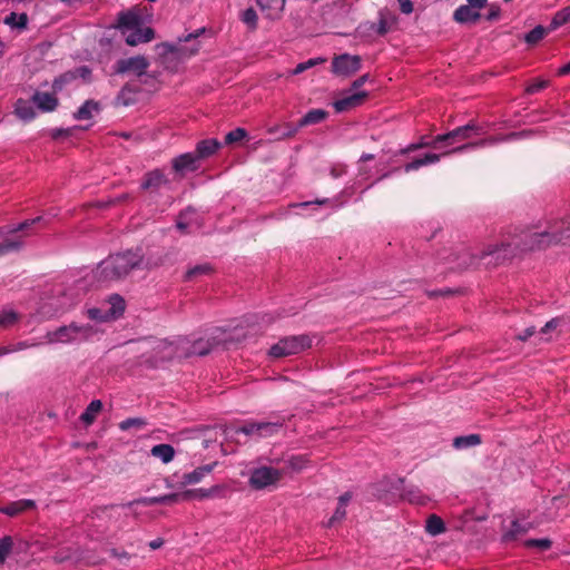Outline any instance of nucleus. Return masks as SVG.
I'll return each instance as SVG.
<instances>
[{"mask_svg":"<svg viewBox=\"0 0 570 570\" xmlns=\"http://www.w3.org/2000/svg\"><path fill=\"white\" fill-rule=\"evenodd\" d=\"M246 338L247 333L244 331V328L236 326L232 331L216 328L207 338H198L194 341L189 346H185L188 344V341L185 338L178 341L179 345L176 348H174L173 344L168 343L167 341L160 342L159 346H164L165 348L169 350L168 353L164 356L167 358H171L175 355L184 357H189L193 355L205 356L216 347L230 350L243 343Z\"/></svg>","mask_w":570,"mask_h":570,"instance_id":"nucleus-1","label":"nucleus"},{"mask_svg":"<svg viewBox=\"0 0 570 570\" xmlns=\"http://www.w3.org/2000/svg\"><path fill=\"white\" fill-rule=\"evenodd\" d=\"M144 253L141 249H129L109 255L96 268L95 276L99 282L124 279L131 271L142 269Z\"/></svg>","mask_w":570,"mask_h":570,"instance_id":"nucleus-2","label":"nucleus"},{"mask_svg":"<svg viewBox=\"0 0 570 570\" xmlns=\"http://www.w3.org/2000/svg\"><path fill=\"white\" fill-rule=\"evenodd\" d=\"M507 246V250L501 253L502 263L510 259L517 252H528L535 249H544L556 245L552 226L543 232H522L521 235L513 238L512 242H502Z\"/></svg>","mask_w":570,"mask_h":570,"instance_id":"nucleus-3","label":"nucleus"},{"mask_svg":"<svg viewBox=\"0 0 570 570\" xmlns=\"http://www.w3.org/2000/svg\"><path fill=\"white\" fill-rule=\"evenodd\" d=\"M507 250L504 244L487 245L480 254L470 253L466 249L459 250L458 263L455 269L463 271L469 267H476L481 263L488 266H497L502 264L501 253Z\"/></svg>","mask_w":570,"mask_h":570,"instance_id":"nucleus-4","label":"nucleus"},{"mask_svg":"<svg viewBox=\"0 0 570 570\" xmlns=\"http://www.w3.org/2000/svg\"><path fill=\"white\" fill-rule=\"evenodd\" d=\"M92 334L94 328L91 325H79L76 322H72L69 325H63L55 331L47 332L46 340L47 343L49 344H71L76 342L87 341Z\"/></svg>","mask_w":570,"mask_h":570,"instance_id":"nucleus-5","label":"nucleus"},{"mask_svg":"<svg viewBox=\"0 0 570 570\" xmlns=\"http://www.w3.org/2000/svg\"><path fill=\"white\" fill-rule=\"evenodd\" d=\"M312 346V340L308 335H293L281 338L269 348V355L274 358H281L298 354Z\"/></svg>","mask_w":570,"mask_h":570,"instance_id":"nucleus-6","label":"nucleus"},{"mask_svg":"<svg viewBox=\"0 0 570 570\" xmlns=\"http://www.w3.org/2000/svg\"><path fill=\"white\" fill-rule=\"evenodd\" d=\"M327 116H328V112L324 109H312L299 119L296 127L287 124V125H285L284 128H279V127L271 128L269 132L277 135V138H279V139L291 138L296 135L298 128L306 127L309 125L320 124L324 119H326Z\"/></svg>","mask_w":570,"mask_h":570,"instance_id":"nucleus-7","label":"nucleus"},{"mask_svg":"<svg viewBox=\"0 0 570 570\" xmlns=\"http://www.w3.org/2000/svg\"><path fill=\"white\" fill-rule=\"evenodd\" d=\"M484 144H485V141H481V142H476V144H463L461 146H458L450 150H446L442 154L428 153L424 156L414 158L412 161L407 163L403 169L405 173L417 170L419 168H421L423 166L439 163L442 156L461 153V151L470 149V148L483 146Z\"/></svg>","mask_w":570,"mask_h":570,"instance_id":"nucleus-8","label":"nucleus"},{"mask_svg":"<svg viewBox=\"0 0 570 570\" xmlns=\"http://www.w3.org/2000/svg\"><path fill=\"white\" fill-rule=\"evenodd\" d=\"M283 478L279 469L272 466H259L252 471L249 484L256 490H262L276 484Z\"/></svg>","mask_w":570,"mask_h":570,"instance_id":"nucleus-9","label":"nucleus"},{"mask_svg":"<svg viewBox=\"0 0 570 570\" xmlns=\"http://www.w3.org/2000/svg\"><path fill=\"white\" fill-rule=\"evenodd\" d=\"M473 135H480V128L474 122H469L465 126L458 127L446 134L438 135L436 141H439L441 149L443 147H450L462 142L463 140L471 138Z\"/></svg>","mask_w":570,"mask_h":570,"instance_id":"nucleus-10","label":"nucleus"},{"mask_svg":"<svg viewBox=\"0 0 570 570\" xmlns=\"http://www.w3.org/2000/svg\"><path fill=\"white\" fill-rule=\"evenodd\" d=\"M361 57L343 53L334 57L332 72L336 76L350 77L361 69Z\"/></svg>","mask_w":570,"mask_h":570,"instance_id":"nucleus-11","label":"nucleus"},{"mask_svg":"<svg viewBox=\"0 0 570 570\" xmlns=\"http://www.w3.org/2000/svg\"><path fill=\"white\" fill-rule=\"evenodd\" d=\"M149 66L148 60L142 56L130 57L120 59L116 62V72L126 73L132 72L137 76H141L146 72Z\"/></svg>","mask_w":570,"mask_h":570,"instance_id":"nucleus-12","label":"nucleus"},{"mask_svg":"<svg viewBox=\"0 0 570 570\" xmlns=\"http://www.w3.org/2000/svg\"><path fill=\"white\" fill-rule=\"evenodd\" d=\"M403 483H404V480L401 478H399V479L384 478L383 480H381L380 482H377L376 484H374L372 487L373 494L375 497H377L379 499H383L390 492L401 494V492L403 491Z\"/></svg>","mask_w":570,"mask_h":570,"instance_id":"nucleus-13","label":"nucleus"},{"mask_svg":"<svg viewBox=\"0 0 570 570\" xmlns=\"http://www.w3.org/2000/svg\"><path fill=\"white\" fill-rule=\"evenodd\" d=\"M199 163L195 151L181 154L171 160L173 169L176 173L195 171L199 168Z\"/></svg>","mask_w":570,"mask_h":570,"instance_id":"nucleus-14","label":"nucleus"},{"mask_svg":"<svg viewBox=\"0 0 570 570\" xmlns=\"http://www.w3.org/2000/svg\"><path fill=\"white\" fill-rule=\"evenodd\" d=\"M367 97L368 94L366 91H355L348 96L337 99L334 101L333 106L336 112H343L362 105Z\"/></svg>","mask_w":570,"mask_h":570,"instance_id":"nucleus-15","label":"nucleus"},{"mask_svg":"<svg viewBox=\"0 0 570 570\" xmlns=\"http://www.w3.org/2000/svg\"><path fill=\"white\" fill-rule=\"evenodd\" d=\"M126 43L134 47L139 43L149 42L154 39L155 32L150 27L141 28V26L124 33Z\"/></svg>","mask_w":570,"mask_h":570,"instance_id":"nucleus-16","label":"nucleus"},{"mask_svg":"<svg viewBox=\"0 0 570 570\" xmlns=\"http://www.w3.org/2000/svg\"><path fill=\"white\" fill-rule=\"evenodd\" d=\"M168 183L169 180L165 174L159 169H155L145 175L141 188L146 190H158Z\"/></svg>","mask_w":570,"mask_h":570,"instance_id":"nucleus-17","label":"nucleus"},{"mask_svg":"<svg viewBox=\"0 0 570 570\" xmlns=\"http://www.w3.org/2000/svg\"><path fill=\"white\" fill-rule=\"evenodd\" d=\"M36 508V502L31 499H21L10 502L0 508V512L9 517H16L24 511Z\"/></svg>","mask_w":570,"mask_h":570,"instance_id":"nucleus-18","label":"nucleus"},{"mask_svg":"<svg viewBox=\"0 0 570 570\" xmlns=\"http://www.w3.org/2000/svg\"><path fill=\"white\" fill-rule=\"evenodd\" d=\"M480 18V11L468 4L460 6L453 13V19L459 23H476Z\"/></svg>","mask_w":570,"mask_h":570,"instance_id":"nucleus-19","label":"nucleus"},{"mask_svg":"<svg viewBox=\"0 0 570 570\" xmlns=\"http://www.w3.org/2000/svg\"><path fill=\"white\" fill-rule=\"evenodd\" d=\"M220 148V142L217 139H204L197 142L195 154L199 160H204L213 156Z\"/></svg>","mask_w":570,"mask_h":570,"instance_id":"nucleus-20","label":"nucleus"},{"mask_svg":"<svg viewBox=\"0 0 570 570\" xmlns=\"http://www.w3.org/2000/svg\"><path fill=\"white\" fill-rule=\"evenodd\" d=\"M32 102L42 111H53L58 106V99L50 92L37 91L32 96Z\"/></svg>","mask_w":570,"mask_h":570,"instance_id":"nucleus-21","label":"nucleus"},{"mask_svg":"<svg viewBox=\"0 0 570 570\" xmlns=\"http://www.w3.org/2000/svg\"><path fill=\"white\" fill-rule=\"evenodd\" d=\"M215 465L216 463H210L199 466L191 472L184 473L181 476V483L187 485L200 482L205 475L209 474L214 470Z\"/></svg>","mask_w":570,"mask_h":570,"instance_id":"nucleus-22","label":"nucleus"},{"mask_svg":"<svg viewBox=\"0 0 570 570\" xmlns=\"http://www.w3.org/2000/svg\"><path fill=\"white\" fill-rule=\"evenodd\" d=\"M119 28L122 33L141 26V18L137 12L126 11L120 12L118 17Z\"/></svg>","mask_w":570,"mask_h":570,"instance_id":"nucleus-23","label":"nucleus"},{"mask_svg":"<svg viewBox=\"0 0 570 570\" xmlns=\"http://www.w3.org/2000/svg\"><path fill=\"white\" fill-rule=\"evenodd\" d=\"M531 528L530 523H520L518 520H513L508 530L502 534L503 542H511L518 538L524 535Z\"/></svg>","mask_w":570,"mask_h":570,"instance_id":"nucleus-24","label":"nucleus"},{"mask_svg":"<svg viewBox=\"0 0 570 570\" xmlns=\"http://www.w3.org/2000/svg\"><path fill=\"white\" fill-rule=\"evenodd\" d=\"M214 267L209 263L196 265L185 273L184 279L186 282H194L204 276H209L214 273Z\"/></svg>","mask_w":570,"mask_h":570,"instance_id":"nucleus-25","label":"nucleus"},{"mask_svg":"<svg viewBox=\"0 0 570 570\" xmlns=\"http://www.w3.org/2000/svg\"><path fill=\"white\" fill-rule=\"evenodd\" d=\"M14 114L23 121H30L36 117V111L31 101L18 99L14 105Z\"/></svg>","mask_w":570,"mask_h":570,"instance_id":"nucleus-26","label":"nucleus"},{"mask_svg":"<svg viewBox=\"0 0 570 570\" xmlns=\"http://www.w3.org/2000/svg\"><path fill=\"white\" fill-rule=\"evenodd\" d=\"M556 245L558 244H570V219L559 222L552 225Z\"/></svg>","mask_w":570,"mask_h":570,"instance_id":"nucleus-27","label":"nucleus"},{"mask_svg":"<svg viewBox=\"0 0 570 570\" xmlns=\"http://www.w3.org/2000/svg\"><path fill=\"white\" fill-rule=\"evenodd\" d=\"M153 456L161 460L163 463H169L175 456V450L170 444H157L150 450Z\"/></svg>","mask_w":570,"mask_h":570,"instance_id":"nucleus-28","label":"nucleus"},{"mask_svg":"<svg viewBox=\"0 0 570 570\" xmlns=\"http://www.w3.org/2000/svg\"><path fill=\"white\" fill-rule=\"evenodd\" d=\"M421 148L440 149L439 141H436V136L433 137L432 139H429L426 136H423L421 137L419 142L410 144L407 147L401 149L400 154L406 155Z\"/></svg>","mask_w":570,"mask_h":570,"instance_id":"nucleus-29","label":"nucleus"},{"mask_svg":"<svg viewBox=\"0 0 570 570\" xmlns=\"http://www.w3.org/2000/svg\"><path fill=\"white\" fill-rule=\"evenodd\" d=\"M283 421H261L258 422V439L271 438L283 428Z\"/></svg>","mask_w":570,"mask_h":570,"instance_id":"nucleus-30","label":"nucleus"},{"mask_svg":"<svg viewBox=\"0 0 570 570\" xmlns=\"http://www.w3.org/2000/svg\"><path fill=\"white\" fill-rule=\"evenodd\" d=\"M179 498H181V494H178V493H170V494L153 497V498H144L138 501L129 502L127 504V507L132 505L135 502L142 503L146 505L173 503V502H176Z\"/></svg>","mask_w":570,"mask_h":570,"instance_id":"nucleus-31","label":"nucleus"},{"mask_svg":"<svg viewBox=\"0 0 570 570\" xmlns=\"http://www.w3.org/2000/svg\"><path fill=\"white\" fill-rule=\"evenodd\" d=\"M102 409V402L100 400H94L89 403L85 412L80 415V420L86 424L90 425L95 422L98 413Z\"/></svg>","mask_w":570,"mask_h":570,"instance_id":"nucleus-32","label":"nucleus"},{"mask_svg":"<svg viewBox=\"0 0 570 570\" xmlns=\"http://www.w3.org/2000/svg\"><path fill=\"white\" fill-rule=\"evenodd\" d=\"M446 530L444 521L436 514H431L426 519L425 531L435 537L444 533Z\"/></svg>","mask_w":570,"mask_h":570,"instance_id":"nucleus-33","label":"nucleus"},{"mask_svg":"<svg viewBox=\"0 0 570 570\" xmlns=\"http://www.w3.org/2000/svg\"><path fill=\"white\" fill-rule=\"evenodd\" d=\"M481 443V436L479 434H469V435H462L456 436L453 440V446L455 449H468L475 445H479Z\"/></svg>","mask_w":570,"mask_h":570,"instance_id":"nucleus-34","label":"nucleus"},{"mask_svg":"<svg viewBox=\"0 0 570 570\" xmlns=\"http://www.w3.org/2000/svg\"><path fill=\"white\" fill-rule=\"evenodd\" d=\"M109 305L110 306L107 309V312H108L110 318H117L118 316H120L124 313L125 307H126L124 298L117 294L110 296Z\"/></svg>","mask_w":570,"mask_h":570,"instance_id":"nucleus-35","label":"nucleus"},{"mask_svg":"<svg viewBox=\"0 0 570 570\" xmlns=\"http://www.w3.org/2000/svg\"><path fill=\"white\" fill-rule=\"evenodd\" d=\"M167 258H168V254L165 252H158L155 254H150V255H148L147 258L144 257L142 268L153 269V268L163 266L167 262Z\"/></svg>","mask_w":570,"mask_h":570,"instance_id":"nucleus-36","label":"nucleus"},{"mask_svg":"<svg viewBox=\"0 0 570 570\" xmlns=\"http://www.w3.org/2000/svg\"><path fill=\"white\" fill-rule=\"evenodd\" d=\"M99 110L98 102L94 100H87L75 114V117L79 120H89L92 118L94 111Z\"/></svg>","mask_w":570,"mask_h":570,"instance_id":"nucleus-37","label":"nucleus"},{"mask_svg":"<svg viewBox=\"0 0 570 570\" xmlns=\"http://www.w3.org/2000/svg\"><path fill=\"white\" fill-rule=\"evenodd\" d=\"M566 23H570V7H566L554 13L549 24V30H556Z\"/></svg>","mask_w":570,"mask_h":570,"instance_id":"nucleus-38","label":"nucleus"},{"mask_svg":"<svg viewBox=\"0 0 570 570\" xmlns=\"http://www.w3.org/2000/svg\"><path fill=\"white\" fill-rule=\"evenodd\" d=\"M4 23L11 28L24 29L28 24V16L24 12H11L4 18Z\"/></svg>","mask_w":570,"mask_h":570,"instance_id":"nucleus-39","label":"nucleus"},{"mask_svg":"<svg viewBox=\"0 0 570 570\" xmlns=\"http://www.w3.org/2000/svg\"><path fill=\"white\" fill-rule=\"evenodd\" d=\"M23 247V240L21 237L18 238H6L0 243V256H3L11 252H19Z\"/></svg>","mask_w":570,"mask_h":570,"instance_id":"nucleus-40","label":"nucleus"},{"mask_svg":"<svg viewBox=\"0 0 570 570\" xmlns=\"http://www.w3.org/2000/svg\"><path fill=\"white\" fill-rule=\"evenodd\" d=\"M256 2L263 11H268V16L282 11L285 6V0H256Z\"/></svg>","mask_w":570,"mask_h":570,"instance_id":"nucleus-41","label":"nucleus"},{"mask_svg":"<svg viewBox=\"0 0 570 570\" xmlns=\"http://www.w3.org/2000/svg\"><path fill=\"white\" fill-rule=\"evenodd\" d=\"M216 492H217V487H213L210 489L187 490L181 493V499H184V500H187L190 498L204 499V498L212 497Z\"/></svg>","mask_w":570,"mask_h":570,"instance_id":"nucleus-42","label":"nucleus"},{"mask_svg":"<svg viewBox=\"0 0 570 570\" xmlns=\"http://www.w3.org/2000/svg\"><path fill=\"white\" fill-rule=\"evenodd\" d=\"M548 31H550L549 28L546 29L542 26H537L525 35L524 40L529 45H535L544 38Z\"/></svg>","mask_w":570,"mask_h":570,"instance_id":"nucleus-43","label":"nucleus"},{"mask_svg":"<svg viewBox=\"0 0 570 570\" xmlns=\"http://www.w3.org/2000/svg\"><path fill=\"white\" fill-rule=\"evenodd\" d=\"M121 508L122 507H119V505L101 507V508H98L95 511V513L98 518H108V519L119 518Z\"/></svg>","mask_w":570,"mask_h":570,"instance_id":"nucleus-44","label":"nucleus"},{"mask_svg":"<svg viewBox=\"0 0 570 570\" xmlns=\"http://www.w3.org/2000/svg\"><path fill=\"white\" fill-rule=\"evenodd\" d=\"M235 432L258 439V422L247 421L242 426L237 428Z\"/></svg>","mask_w":570,"mask_h":570,"instance_id":"nucleus-45","label":"nucleus"},{"mask_svg":"<svg viewBox=\"0 0 570 570\" xmlns=\"http://www.w3.org/2000/svg\"><path fill=\"white\" fill-rule=\"evenodd\" d=\"M13 547L12 538L6 535L0 539V564H3Z\"/></svg>","mask_w":570,"mask_h":570,"instance_id":"nucleus-46","label":"nucleus"},{"mask_svg":"<svg viewBox=\"0 0 570 570\" xmlns=\"http://www.w3.org/2000/svg\"><path fill=\"white\" fill-rule=\"evenodd\" d=\"M146 421L141 417H129V419H126L124 421H121L119 423V429L121 431H127L131 428H135V429H142L145 425H146Z\"/></svg>","mask_w":570,"mask_h":570,"instance_id":"nucleus-47","label":"nucleus"},{"mask_svg":"<svg viewBox=\"0 0 570 570\" xmlns=\"http://www.w3.org/2000/svg\"><path fill=\"white\" fill-rule=\"evenodd\" d=\"M325 61H326V59L325 58H321V57L308 59V60H306L304 62L298 63L295 67V69L293 70V73L294 75L302 73V72L306 71L309 68H313V67H315V66H317L320 63H324Z\"/></svg>","mask_w":570,"mask_h":570,"instance_id":"nucleus-48","label":"nucleus"},{"mask_svg":"<svg viewBox=\"0 0 570 570\" xmlns=\"http://www.w3.org/2000/svg\"><path fill=\"white\" fill-rule=\"evenodd\" d=\"M240 19L245 24L248 26V28L253 30L257 28L258 17L253 8H247L246 10H244Z\"/></svg>","mask_w":570,"mask_h":570,"instance_id":"nucleus-49","label":"nucleus"},{"mask_svg":"<svg viewBox=\"0 0 570 570\" xmlns=\"http://www.w3.org/2000/svg\"><path fill=\"white\" fill-rule=\"evenodd\" d=\"M43 220L42 216H38L36 218H32V219H27L22 223H20L18 226L13 227V228H10L8 229V234H14V233H18V232H27L29 230L33 225L36 224H39Z\"/></svg>","mask_w":570,"mask_h":570,"instance_id":"nucleus-50","label":"nucleus"},{"mask_svg":"<svg viewBox=\"0 0 570 570\" xmlns=\"http://www.w3.org/2000/svg\"><path fill=\"white\" fill-rule=\"evenodd\" d=\"M527 548H538L541 551H546L551 548L552 541L548 538L541 539H529L524 542Z\"/></svg>","mask_w":570,"mask_h":570,"instance_id":"nucleus-51","label":"nucleus"},{"mask_svg":"<svg viewBox=\"0 0 570 570\" xmlns=\"http://www.w3.org/2000/svg\"><path fill=\"white\" fill-rule=\"evenodd\" d=\"M458 257L459 252L451 249H443L442 253L439 254V259L444 264H451L452 268H455Z\"/></svg>","mask_w":570,"mask_h":570,"instance_id":"nucleus-52","label":"nucleus"},{"mask_svg":"<svg viewBox=\"0 0 570 570\" xmlns=\"http://www.w3.org/2000/svg\"><path fill=\"white\" fill-rule=\"evenodd\" d=\"M247 136V131L244 128H236L230 130L225 136V142L227 145L238 142Z\"/></svg>","mask_w":570,"mask_h":570,"instance_id":"nucleus-53","label":"nucleus"},{"mask_svg":"<svg viewBox=\"0 0 570 570\" xmlns=\"http://www.w3.org/2000/svg\"><path fill=\"white\" fill-rule=\"evenodd\" d=\"M18 320L17 313L12 311H3L0 313V327H9Z\"/></svg>","mask_w":570,"mask_h":570,"instance_id":"nucleus-54","label":"nucleus"},{"mask_svg":"<svg viewBox=\"0 0 570 570\" xmlns=\"http://www.w3.org/2000/svg\"><path fill=\"white\" fill-rule=\"evenodd\" d=\"M87 314L90 320L99 322H106L110 318L107 311H102L101 308L96 307L88 309Z\"/></svg>","mask_w":570,"mask_h":570,"instance_id":"nucleus-55","label":"nucleus"},{"mask_svg":"<svg viewBox=\"0 0 570 570\" xmlns=\"http://www.w3.org/2000/svg\"><path fill=\"white\" fill-rule=\"evenodd\" d=\"M549 86V81L548 80H535L531 83H529L525 88V92L528 95H534L541 90H543L544 88H547Z\"/></svg>","mask_w":570,"mask_h":570,"instance_id":"nucleus-56","label":"nucleus"},{"mask_svg":"<svg viewBox=\"0 0 570 570\" xmlns=\"http://www.w3.org/2000/svg\"><path fill=\"white\" fill-rule=\"evenodd\" d=\"M346 515V507H342L337 503V508L334 512V514L331 517V519L327 522L328 527H333L336 522L342 521Z\"/></svg>","mask_w":570,"mask_h":570,"instance_id":"nucleus-57","label":"nucleus"},{"mask_svg":"<svg viewBox=\"0 0 570 570\" xmlns=\"http://www.w3.org/2000/svg\"><path fill=\"white\" fill-rule=\"evenodd\" d=\"M109 553L112 558H117L121 564H127L130 559V554L125 550L119 551L118 549H111Z\"/></svg>","mask_w":570,"mask_h":570,"instance_id":"nucleus-58","label":"nucleus"},{"mask_svg":"<svg viewBox=\"0 0 570 570\" xmlns=\"http://www.w3.org/2000/svg\"><path fill=\"white\" fill-rule=\"evenodd\" d=\"M500 12H501V10H500V7H499V6H497V4H490V6H489L488 13H487V16H485V19H487L488 21H495V20H498V19H499V17H500Z\"/></svg>","mask_w":570,"mask_h":570,"instance_id":"nucleus-59","label":"nucleus"},{"mask_svg":"<svg viewBox=\"0 0 570 570\" xmlns=\"http://www.w3.org/2000/svg\"><path fill=\"white\" fill-rule=\"evenodd\" d=\"M289 466L293 470L299 471L305 466V460L303 456H292L288 461Z\"/></svg>","mask_w":570,"mask_h":570,"instance_id":"nucleus-60","label":"nucleus"},{"mask_svg":"<svg viewBox=\"0 0 570 570\" xmlns=\"http://www.w3.org/2000/svg\"><path fill=\"white\" fill-rule=\"evenodd\" d=\"M560 324L559 318H552L549 322L546 323V325L540 330L541 334H547L553 330H556Z\"/></svg>","mask_w":570,"mask_h":570,"instance_id":"nucleus-61","label":"nucleus"},{"mask_svg":"<svg viewBox=\"0 0 570 570\" xmlns=\"http://www.w3.org/2000/svg\"><path fill=\"white\" fill-rule=\"evenodd\" d=\"M400 4V10L405 13L410 14L413 11V3L411 0H397Z\"/></svg>","mask_w":570,"mask_h":570,"instance_id":"nucleus-62","label":"nucleus"},{"mask_svg":"<svg viewBox=\"0 0 570 570\" xmlns=\"http://www.w3.org/2000/svg\"><path fill=\"white\" fill-rule=\"evenodd\" d=\"M368 78H370L368 73L361 76L360 78H357L356 80L353 81L352 89L357 90L368 80Z\"/></svg>","mask_w":570,"mask_h":570,"instance_id":"nucleus-63","label":"nucleus"},{"mask_svg":"<svg viewBox=\"0 0 570 570\" xmlns=\"http://www.w3.org/2000/svg\"><path fill=\"white\" fill-rule=\"evenodd\" d=\"M376 32L380 35V36H384L385 33L389 32V26H387V22L385 19H380L379 21V24H377V28H376Z\"/></svg>","mask_w":570,"mask_h":570,"instance_id":"nucleus-64","label":"nucleus"}]
</instances>
